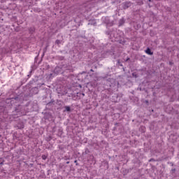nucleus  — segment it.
I'll return each mask as SVG.
<instances>
[{"label":"nucleus","mask_w":179,"mask_h":179,"mask_svg":"<svg viewBox=\"0 0 179 179\" xmlns=\"http://www.w3.org/2000/svg\"><path fill=\"white\" fill-rule=\"evenodd\" d=\"M74 163H78V161H77V160H75V161H74Z\"/></svg>","instance_id":"obj_6"},{"label":"nucleus","mask_w":179,"mask_h":179,"mask_svg":"<svg viewBox=\"0 0 179 179\" xmlns=\"http://www.w3.org/2000/svg\"><path fill=\"white\" fill-rule=\"evenodd\" d=\"M83 96H85V94H83Z\"/></svg>","instance_id":"obj_10"},{"label":"nucleus","mask_w":179,"mask_h":179,"mask_svg":"<svg viewBox=\"0 0 179 179\" xmlns=\"http://www.w3.org/2000/svg\"><path fill=\"white\" fill-rule=\"evenodd\" d=\"M145 54H148V55H153V52L150 48H147V49L145 50Z\"/></svg>","instance_id":"obj_1"},{"label":"nucleus","mask_w":179,"mask_h":179,"mask_svg":"<svg viewBox=\"0 0 179 179\" xmlns=\"http://www.w3.org/2000/svg\"><path fill=\"white\" fill-rule=\"evenodd\" d=\"M90 71H91V72H94L93 69H91Z\"/></svg>","instance_id":"obj_7"},{"label":"nucleus","mask_w":179,"mask_h":179,"mask_svg":"<svg viewBox=\"0 0 179 179\" xmlns=\"http://www.w3.org/2000/svg\"><path fill=\"white\" fill-rule=\"evenodd\" d=\"M3 159L1 158V161H0V165L1 166H2V165H3Z\"/></svg>","instance_id":"obj_4"},{"label":"nucleus","mask_w":179,"mask_h":179,"mask_svg":"<svg viewBox=\"0 0 179 179\" xmlns=\"http://www.w3.org/2000/svg\"><path fill=\"white\" fill-rule=\"evenodd\" d=\"M129 58H127L126 61H129Z\"/></svg>","instance_id":"obj_8"},{"label":"nucleus","mask_w":179,"mask_h":179,"mask_svg":"<svg viewBox=\"0 0 179 179\" xmlns=\"http://www.w3.org/2000/svg\"><path fill=\"white\" fill-rule=\"evenodd\" d=\"M56 44H60L59 41H56Z\"/></svg>","instance_id":"obj_5"},{"label":"nucleus","mask_w":179,"mask_h":179,"mask_svg":"<svg viewBox=\"0 0 179 179\" xmlns=\"http://www.w3.org/2000/svg\"><path fill=\"white\" fill-rule=\"evenodd\" d=\"M66 111H71V107L69 106H65Z\"/></svg>","instance_id":"obj_2"},{"label":"nucleus","mask_w":179,"mask_h":179,"mask_svg":"<svg viewBox=\"0 0 179 179\" xmlns=\"http://www.w3.org/2000/svg\"><path fill=\"white\" fill-rule=\"evenodd\" d=\"M2 160V158H0V162Z\"/></svg>","instance_id":"obj_9"},{"label":"nucleus","mask_w":179,"mask_h":179,"mask_svg":"<svg viewBox=\"0 0 179 179\" xmlns=\"http://www.w3.org/2000/svg\"><path fill=\"white\" fill-rule=\"evenodd\" d=\"M42 159H43V160H46L47 159V155H42Z\"/></svg>","instance_id":"obj_3"}]
</instances>
